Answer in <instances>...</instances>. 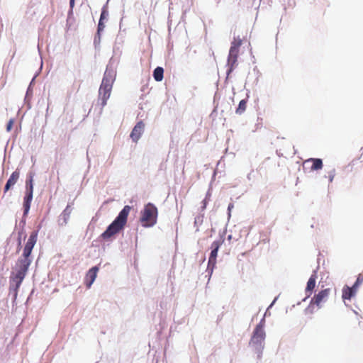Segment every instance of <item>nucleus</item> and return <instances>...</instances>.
Returning <instances> with one entry per match:
<instances>
[{
	"label": "nucleus",
	"mask_w": 363,
	"mask_h": 363,
	"mask_svg": "<svg viewBox=\"0 0 363 363\" xmlns=\"http://www.w3.org/2000/svg\"><path fill=\"white\" fill-rule=\"evenodd\" d=\"M38 235V230H34L30 233L29 238L24 247L22 257L18 259L16 263V273H12L10 277L9 291L13 294L14 299L17 298L19 288L26 275L28 267L31 264L30 255L33 247L37 242Z\"/></svg>",
	"instance_id": "nucleus-1"
},
{
	"label": "nucleus",
	"mask_w": 363,
	"mask_h": 363,
	"mask_svg": "<svg viewBox=\"0 0 363 363\" xmlns=\"http://www.w3.org/2000/svg\"><path fill=\"white\" fill-rule=\"evenodd\" d=\"M220 241H219V240L214 241L211 245L212 250L210 254V257H209L208 262V269L211 268V270L213 269V267L216 265L217 254H218V251L220 247Z\"/></svg>",
	"instance_id": "nucleus-8"
},
{
	"label": "nucleus",
	"mask_w": 363,
	"mask_h": 363,
	"mask_svg": "<svg viewBox=\"0 0 363 363\" xmlns=\"http://www.w3.org/2000/svg\"><path fill=\"white\" fill-rule=\"evenodd\" d=\"M239 49L240 48H235L234 47L230 48L229 55L228 57V64L230 66V68L228 72V76L229 75L230 72L233 70L235 66L236 65L239 55Z\"/></svg>",
	"instance_id": "nucleus-7"
},
{
	"label": "nucleus",
	"mask_w": 363,
	"mask_h": 363,
	"mask_svg": "<svg viewBox=\"0 0 363 363\" xmlns=\"http://www.w3.org/2000/svg\"><path fill=\"white\" fill-rule=\"evenodd\" d=\"M20 177V172L18 169H16L14 171L11 175L10 176L9 179H8L5 187H4V192L6 193L8 191L11 186H14L16 182H18Z\"/></svg>",
	"instance_id": "nucleus-12"
},
{
	"label": "nucleus",
	"mask_w": 363,
	"mask_h": 363,
	"mask_svg": "<svg viewBox=\"0 0 363 363\" xmlns=\"http://www.w3.org/2000/svg\"><path fill=\"white\" fill-rule=\"evenodd\" d=\"M164 69L161 67H157L153 72V77L155 81L161 82L163 79Z\"/></svg>",
	"instance_id": "nucleus-16"
},
{
	"label": "nucleus",
	"mask_w": 363,
	"mask_h": 363,
	"mask_svg": "<svg viewBox=\"0 0 363 363\" xmlns=\"http://www.w3.org/2000/svg\"><path fill=\"white\" fill-rule=\"evenodd\" d=\"M157 208L151 203L145 206L141 211L140 223L143 227H152L157 223Z\"/></svg>",
	"instance_id": "nucleus-3"
},
{
	"label": "nucleus",
	"mask_w": 363,
	"mask_h": 363,
	"mask_svg": "<svg viewBox=\"0 0 363 363\" xmlns=\"http://www.w3.org/2000/svg\"><path fill=\"white\" fill-rule=\"evenodd\" d=\"M26 191L33 192V178H30L26 181Z\"/></svg>",
	"instance_id": "nucleus-20"
},
{
	"label": "nucleus",
	"mask_w": 363,
	"mask_h": 363,
	"mask_svg": "<svg viewBox=\"0 0 363 363\" xmlns=\"http://www.w3.org/2000/svg\"><path fill=\"white\" fill-rule=\"evenodd\" d=\"M112 89V82L106 76L104 77L99 91V98L102 107L105 106L109 99Z\"/></svg>",
	"instance_id": "nucleus-4"
},
{
	"label": "nucleus",
	"mask_w": 363,
	"mask_h": 363,
	"mask_svg": "<svg viewBox=\"0 0 363 363\" xmlns=\"http://www.w3.org/2000/svg\"><path fill=\"white\" fill-rule=\"evenodd\" d=\"M108 16V11L106 7L104 6L102 9V11H101L100 18H101V20L104 21V20L107 19Z\"/></svg>",
	"instance_id": "nucleus-21"
},
{
	"label": "nucleus",
	"mask_w": 363,
	"mask_h": 363,
	"mask_svg": "<svg viewBox=\"0 0 363 363\" xmlns=\"http://www.w3.org/2000/svg\"><path fill=\"white\" fill-rule=\"evenodd\" d=\"M247 108V100L242 99L240 101L238 107L236 109V113L238 114H242L244 113Z\"/></svg>",
	"instance_id": "nucleus-17"
},
{
	"label": "nucleus",
	"mask_w": 363,
	"mask_h": 363,
	"mask_svg": "<svg viewBox=\"0 0 363 363\" xmlns=\"http://www.w3.org/2000/svg\"><path fill=\"white\" fill-rule=\"evenodd\" d=\"M33 193L32 191H27L26 192V196L24 197V201H23V208H24V216H26L29 211L30 207V203L33 199Z\"/></svg>",
	"instance_id": "nucleus-13"
},
{
	"label": "nucleus",
	"mask_w": 363,
	"mask_h": 363,
	"mask_svg": "<svg viewBox=\"0 0 363 363\" xmlns=\"http://www.w3.org/2000/svg\"><path fill=\"white\" fill-rule=\"evenodd\" d=\"M242 44V40L240 37H234L233 40L231 42L230 47H234L235 48H240V47Z\"/></svg>",
	"instance_id": "nucleus-18"
},
{
	"label": "nucleus",
	"mask_w": 363,
	"mask_h": 363,
	"mask_svg": "<svg viewBox=\"0 0 363 363\" xmlns=\"http://www.w3.org/2000/svg\"><path fill=\"white\" fill-rule=\"evenodd\" d=\"M130 210L131 207L130 206H125L119 213L118 216L116 218V219L101 235V237L104 240H109L113 235L123 230L127 223L128 216L130 212Z\"/></svg>",
	"instance_id": "nucleus-2"
},
{
	"label": "nucleus",
	"mask_w": 363,
	"mask_h": 363,
	"mask_svg": "<svg viewBox=\"0 0 363 363\" xmlns=\"http://www.w3.org/2000/svg\"><path fill=\"white\" fill-rule=\"evenodd\" d=\"M306 162L312 164L311 169L313 171L320 170L323 167V161L321 159L319 158H310L306 160Z\"/></svg>",
	"instance_id": "nucleus-14"
},
{
	"label": "nucleus",
	"mask_w": 363,
	"mask_h": 363,
	"mask_svg": "<svg viewBox=\"0 0 363 363\" xmlns=\"http://www.w3.org/2000/svg\"><path fill=\"white\" fill-rule=\"evenodd\" d=\"M13 119L9 120V121L8 122L7 125H6V130L8 132L11 131V130L13 127Z\"/></svg>",
	"instance_id": "nucleus-23"
},
{
	"label": "nucleus",
	"mask_w": 363,
	"mask_h": 363,
	"mask_svg": "<svg viewBox=\"0 0 363 363\" xmlns=\"http://www.w3.org/2000/svg\"><path fill=\"white\" fill-rule=\"evenodd\" d=\"M232 207H233V204H230L229 206H228V209L232 208Z\"/></svg>",
	"instance_id": "nucleus-26"
},
{
	"label": "nucleus",
	"mask_w": 363,
	"mask_h": 363,
	"mask_svg": "<svg viewBox=\"0 0 363 363\" xmlns=\"http://www.w3.org/2000/svg\"><path fill=\"white\" fill-rule=\"evenodd\" d=\"M362 283H363V272L358 275V277L354 284L355 285V286H357L359 288V286Z\"/></svg>",
	"instance_id": "nucleus-22"
},
{
	"label": "nucleus",
	"mask_w": 363,
	"mask_h": 363,
	"mask_svg": "<svg viewBox=\"0 0 363 363\" xmlns=\"http://www.w3.org/2000/svg\"><path fill=\"white\" fill-rule=\"evenodd\" d=\"M144 128L145 124L143 121H139L136 123L130 135L133 142L137 143L138 141L144 131Z\"/></svg>",
	"instance_id": "nucleus-9"
},
{
	"label": "nucleus",
	"mask_w": 363,
	"mask_h": 363,
	"mask_svg": "<svg viewBox=\"0 0 363 363\" xmlns=\"http://www.w3.org/2000/svg\"><path fill=\"white\" fill-rule=\"evenodd\" d=\"M315 280H316V276L315 275H311V277L309 278L308 282H307V286H306V294L309 293V294H308V296H311V294H312L313 290L314 289V288L315 286Z\"/></svg>",
	"instance_id": "nucleus-15"
},
{
	"label": "nucleus",
	"mask_w": 363,
	"mask_h": 363,
	"mask_svg": "<svg viewBox=\"0 0 363 363\" xmlns=\"http://www.w3.org/2000/svg\"><path fill=\"white\" fill-rule=\"evenodd\" d=\"M331 289L328 288L319 291L315 294L311 301V304L316 305L318 307H321V305L325 303L330 296Z\"/></svg>",
	"instance_id": "nucleus-6"
},
{
	"label": "nucleus",
	"mask_w": 363,
	"mask_h": 363,
	"mask_svg": "<svg viewBox=\"0 0 363 363\" xmlns=\"http://www.w3.org/2000/svg\"><path fill=\"white\" fill-rule=\"evenodd\" d=\"M358 287L355 286L354 284H353L352 286L350 287L347 285H345L342 288V298L344 301L345 300H350L351 298L355 296L357 291Z\"/></svg>",
	"instance_id": "nucleus-11"
},
{
	"label": "nucleus",
	"mask_w": 363,
	"mask_h": 363,
	"mask_svg": "<svg viewBox=\"0 0 363 363\" xmlns=\"http://www.w3.org/2000/svg\"><path fill=\"white\" fill-rule=\"evenodd\" d=\"M334 176H335V174H334V171H333L329 175L330 182H332L333 180Z\"/></svg>",
	"instance_id": "nucleus-24"
},
{
	"label": "nucleus",
	"mask_w": 363,
	"mask_h": 363,
	"mask_svg": "<svg viewBox=\"0 0 363 363\" xmlns=\"http://www.w3.org/2000/svg\"><path fill=\"white\" fill-rule=\"evenodd\" d=\"M69 4H70V6L72 8L74 4V0H70Z\"/></svg>",
	"instance_id": "nucleus-25"
},
{
	"label": "nucleus",
	"mask_w": 363,
	"mask_h": 363,
	"mask_svg": "<svg viewBox=\"0 0 363 363\" xmlns=\"http://www.w3.org/2000/svg\"><path fill=\"white\" fill-rule=\"evenodd\" d=\"M264 339V324L261 322L255 327L250 344L257 349H260L263 347Z\"/></svg>",
	"instance_id": "nucleus-5"
},
{
	"label": "nucleus",
	"mask_w": 363,
	"mask_h": 363,
	"mask_svg": "<svg viewBox=\"0 0 363 363\" xmlns=\"http://www.w3.org/2000/svg\"><path fill=\"white\" fill-rule=\"evenodd\" d=\"M104 28H105V24L104 23V20H101V18H100L99 21V24H98V28H97V35H98L99 41L100 40L101 33L104 30Z\"/></svg>",
	"instance_id": "nucleus-19"
},
{
	"label": "nucleus",
	"mask_w": 363,
	"mask_h": 363,
	"mask_svg": "<svg viewBox=\"0 0 363 363\" xmlns=\"http://www.w3.org/2000/svg\"><path fill=\"white\" fill-rule=\"evenodd\" d=\"M99 269L97 266H94L91 267L86 273L84 280L86 288L89 289L95 281Z\"/></svg>",
	"instance_id": "nucleus-10"
}]
</instances>
